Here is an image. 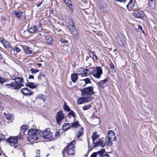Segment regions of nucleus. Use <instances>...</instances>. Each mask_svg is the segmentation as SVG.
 I'll use <instances>...</instances> for the list:
<instances>
[{
  "label": "nucleus",
  "instance_id": "f257e3e1",
  "mask_svg": "<svg viewBox=\"0 0 157 157\" xmlns=\"http://www.w3.org/2000/svg\"><path fill=\"white\" fill-rule=\"evenodd\" d=\"M27 134L29 136L28 140L31 143L35 142L40 137V131L36 129H29Z\"/></svg>",
  "mask_w": 157,
  "mask_h": 157
},
{
  "label": "nucleus",
  "instance_id": "f03ea898",
  "mask_svg": "<svg viewBox=\"0 0 157 157\" xmlns=\"http://www.w3.org/2000/svg\"><path fill=\"white\" fill-rule=\"evenodd\" d=\"M93 89V87L92 86L87 87L81 89L80 90L81 93V96L85 97H90L91 98L92 100L93 99V98L91 97V95L94 94Z\"/></svg>",
  "mask_w": 157,
  "mask_h": 157
},
{
  "label": "nucleus",
  "instance_id": "7ed1b4c3",
  "mask_svg": "<svg viewBox=\"0 0 157 157\" xmlns=\"http://www.w3.org/2000/svg\"><path fill=\"white\" fill-rule=\"evenodd\" d=\"M23 139V135L19 134L17 136L10 137L6 140V141L10 144H16L18 143V140H21Z\"/></svg>",
  "mask_w": 157,
  "mask_h": 157
},
{
  "label": "nucleus",
  "instance_id": "20e7f679",
  "mask_svg": "<svg viewBox=\"0 0 157 157\" xmlns=\"http://www.w3.org/2000/svg\"><path fill=\"white\" fill-rule=\"evenodd\" d=\"M15 77H13L12 79L14 80V82L17 89H20L22 86H24V81L22 76L17 77V78H14Z\"/></svg>",
  "mask_w": 157,
  "mask_h": 157
},
{
  "label": "nucleus",
  "instance_id": "39448f33",
  "mask_svg": "<svg viewBox=\"0 0 157 157\" xmlns=\"http://www.w3.org/2000/svg\"><path fill=\"white\" fill-rule=\"evenodd\" d=\"M65 117L62 111H59L56 113V119L57 124L60 125L62 121L63 120Z\"/></svg>",
  "mask_w": 157,
  "mask_h": 157
},
{
  "label": "nucleus",
  "instance_id": "423d86ee",
  "mask_svg": "<svg viewBox=\"0 0 157 157\" xmlns=\"http://www.w3.org/2000/svg\"><path fill=\"white\" fill-rule=\"evenodd\" d=\"M42 30V26L40 24L38 25H34L29 28V31L28 30L24 31L25 33H27L29 32L31 33H33L36 32H40Z\"/></svg>",
  "mask_w": 157,
  "mask_h": 157
},
{
  "label": "nucleus",
  "instance_id": "0eeeda50",
  "mask_svg": "<svg viewBox=\"0 0 157 157\" xmlns=\"http://www.w3.org/2000/svg\"><path fill=\"white\" fill-rule=\"evenodd\" d=\"M75 143V141H73L68 145L67 147V151L68 155H73L74 154L75 152L74 144Z\"/></svg>",
  "mask_w": 157,
  "mask_h": 157
},
{
  "label": "nucleus",
  "instance_id": "6e6552de",
  "mask_svg": "<svg viewBox=\"0 0 157 157\" xmlns=\"http://www.w3.org/2000/svg\"><path fill=\"white\" fill-rule=\"evenodd\" d=\"M48 32L46 31H44L41 33H40L39 35L40 36H44L45 37V39L46 42L49 44H52L53 43V39L52 37L48 35Z\"/></svg>",
  "mask_w": 157,
  "mask_h": 157
},
{
  "label": "nucleus",
  "instance_id": "1a4fd4ad",
  "mask_svg": "<svg viewBox=\"0 0 157 157\" xmlns=\"http://www.w3.org/2000/svg\"><path fill=\"white\" fill-rule=\"evenodd\" d=\"M64 20L65 21L66 24L69 27V29H75V25L72 20L71 19L69 16H66L65 17Z\"/></svg>",
  "mask_w": 157,
  "mask_h": 157
},
{
  "label": "nucleus",
  "instance_id": "9d476101",
  "mask_svg": "<svg viewBox=\"0 0 157 157\" xmlns=\"http://www.w3.org/2000/svg\"><path fill=\"white\" fill-rule=\"evenodd\" d=\"M102 73V71L101 68L100 67H97L95 69L93 70L91 72V74L95 78H99Z\"/></svg>",
  "mask_w": 157,
  "mask_h": 157
},
{
  "label": "nucleus",
  "instance_id": "9b49d317",
  "mask_svg": "<svg viewBox=\"0 0 157 157\" xmlns=\"http://www.w3.org/2000/svg\"><path fill=\"white\" fill-rule=\"evenodd\" d=\"M116 40L118 44L121 47H124L126 44L125 38L123 35L119 36H117Z\"/></svg>",
  "mask_w": 157,
  "mask_h": 157
},
{
  "label": "nucleus",
  "instance_id": "f8f14e48",
  "mask_svg": "<svg viewBox=\"0 0 157 157\" xmlns=\"http://www.w3.org/2000/svg\"><path fill=\"white\" fill-rule=\"evenodd\" d=\"M42 136L45 139L50 138L52 137V134L49 128L46 129L42 134Z\"/></svg>",
  "mask_w": 157,
  "mask_h": 157
},
{
  "label": "nucleus",
  "instance_id": "ddd939ff",
  "mask_svg": "<svg viewBox=\"0 0 157 157\" xmlns=\"http://www.w3.org/2000/svg\"><path fill=\"white\" fill-rule=\"evenodd\" d=\"M91 101V98L90 97H85L83 96L78 98L77 101V103L78 105L81 104L85 102L90 101Z\"/></svg>",
  "mask_w": 157,
  "mask_h": 157
},
{
  "label": "nucleus",
  "instance_id": "4468645a",
  "mask_svg": "<svg viewBox=\"0 0 157 157\" xmlns=\"http://www.w3.org/2000/svg\"><path fill=\"white\" fill-rule=\"evenodd\" d=\"M21 91L24 95L25 96L31 95L34 93V92H32L30 89L27 87L22 89Z\"/></svg>",
  "mask_w": 157,
  "mask_h": 157
},
{
  "label": "nucleus",
  "instance_id": "2eb2a0df",
  "mask_svg": "<svg viewBox=\"0 0 157 157\" xmlns=\"http://www.w3.org/2000/svg\"><path fill=\"white\" fill-rule=\"evenodd\" d=\"M133 14L134 17L136 18H141L144 15V12L139 10H135Z\"/></svg>",
  "mask_w": 157,
  "mask_h": 157
},
{
  "label": "nucleus",
  "instance_id": "dca6fc26",
  "mask_svg": "<svg viewBox=\"0 0 157 157\" xmlns=\"http://www.w3.org/2000/svg\"><path fill=\"white\" fill-rule=\"evenodd\" d=\"M106 137H108L112 140H115L116 138L114 131L112 130H109L108 131L107 136Z\"/></svg>",
  "mask_w": 157,
  "mask_h": 157
},
{
  "label": "nucleus",
  "instance_id": "f3484780",
  "mask_svg": "<svg viewBox=\"0 0 157 157\" xmlns=\"http://www.w3.org/2000/svg\"><path fill=\"white\" fill-rule=\"evenodd\" d=\"M93 146L94 147H97V146H100L101 147H103L105 145V143L104 141L99 140L98 142H95L93 143Z\"/></svg>",
  "mask_w": 157,
  "mask_h": 157
},
{
  "label": "nucleus",
  "instance_id": "a211bd4d",
  "mask_svg": "<svg viewBox=\"0 0 157 157\" xmlns=\"http://www.w3.org/2000/svg\"><path fill=\"white\" fill-rule=\"evenodd\" d=\"M63 1L67 5L70 11L71 12H73L74 11V7L71 4V1L70 0H63Z\"/></svg>",
  "mask_w": 157,
  "mask_h": 157
},
{
  "label": "nucleus",
  "instance_id": "6ab92c4d",
  "mask_svg": "<svg viewBox=\"0 0 157 157\" xmlns=\"http://www.w3.org/2000/svg\"><path fill=\"white\" fill-rule=\"evenodd\" d=\"M17 18L20 19L24 15V13L21 11H14L13 12Z\"/></svg>",
  "mask_w": 157,
  "mask_h": 157
},
{
  "label": "nucleus",
  "instance_id": "aec40b11",
  "mask_svg": "<svg viewBox=\"0 0 157 157\" xmlns=\"http://www.w3.org/2000/svg\"><path fill=\"white\" fill-rule=\"evenodd\" d=\"M107 79H105L101 80L98 82V87L103 88L105 86V82L107 81Z\"/></svg>",
  "mask_w": 157,
  "mask_h": 157
},
{
  "label": "nucleus",
  "instance_id": "412c9836",
  "mask_svg": "<svg viewBox=\"0 0 157 157\" xmlns=\"http://www.w3.org/2000/svg\"><path fill=\"white\" fill-rule=\"evenodd\" d=\"M155 0H148V5L150 6V8L154 9L155 7Z\"/></svg>",
  "mask_w": 157,
  "mask_h": 157
},
{
  "label": "nucleus",
  "instance_id": "4be33fe9",
  "mask_svg": "<svg viewBox=\"0 0 157 157\" xmlns=\"http://www.w3.org/2000/svg\"><path fill=\"white\" fill-rule=\"evenodd\" d=\"M135 2H133L132 0H130L127 5V9L129 10H131L134 6Z\"/></svg>",
  "mask_w": 157,
  "mask_h": 157
},
{
  "label": "nucleus",
  "instance_id": "5701e85b",
  "mask_svg": "<svg viewBox=\"0 0 157 157\" xmlns=\"http://www.w3.org/2000/svg\"><path fill=\"white\" fill-rule=\"evenodd\" d=\"M96 152L98 155H99V156L100 157H103L106 154L105 153V149H102L101 150L99 151Z\"/></svg>",
  "mask_w": 157,
  "mask_h": 157
},
{
  "label": "nucleus",
  "instance_id": "b1692460",
  "mask_svg": "<svg viewBox=\"0 0 157 157\" xmlns=\"http://www.w3.org/2000/svg\"><path fill=\"white\" fill-rule=\"evenodd\" d=\"M78 74L77 73H75L71 75V79L72 81L74 82H75L78 80Z\"/></svg>",
  "mask_w": 157,
  "mask_h": 157
},
{
  "label": "nucleus",
  "instance_id": "393cba45",
  "mask_svg": "<svg viewBox=\"0 0 157 157\" xmlns=\"http://www.w3.org/2000/svg\"><path fill=\"white\" fill-rule=\"evenodd\" d=\"M6 86L8 88H12L13 89H17L14 82H11L10 84H6Z\"/></svg>",
  "mask_w": 157,
  "mask_h": 157
},
{
  "label": "nucleus",
  "instance_id": "a878e982",
  "mask_svg": "<svg viewBox=\"0 0 157 157\" xmlns=\"http://www.w3.org/2000/svg\"><path fill=\"white\" fill-rule=\"evenodd\" d=\"M88 70L86 69L81 71L80 73H79V75H81L82 77H86L87 76V74L88 71Z\"/></svg>",
  "mask_w": 157,
  "mask_h": 157
},
{
  "label": "nucleus",
  "instance_id": "bb28decb",
  "mask_svg": "<svg viewBox=\"0 0 157 157\" xmlns=\"http://www.w3.org/2000/svg\"><path fill=\"white\" fill-rule=\"evenodd\" d=\"M27 129V126L26 125H23L20 129V132L19 134H21V135L25 133V131H26Z\"/></svg>",
  "mask_w": 157,
  "mask_h": 157
},
{
  "label": "nucleus",
  "instance_id": "cd10ccee",
  "mask_svg": "<svg viewBox=\"0 0 157 157\" xmlns=\"http://www.w3.org/2000/svg\"><path fill=\"white\" fill-rule=\"evenodd\" d=\"M83 128L82 127L80 129L76 135V137L77 138H78L83 135Z\"/></svg>",
  "mask_w": 157,
  "mask_h": 157
},
{
  "label": "nucleus",
  "instance_id": "c85d7f7f",
  "mask_svg": "<svg viewBox=\"0 0 157 157\" xmlns=\"http://www.w3.org/2000/svg\"><path fill=\"white\" fill-rule=\"evenodd\" d=\"M99 135L97 134L96 132H94L93 133V134L91 136V138L92 139L93 143H94L95 141V140L98 138Z\"/></svg>",
  "mask_w": 157,
  "mask_h": 157
},
{
  "label": "nucleus",
  "instance_id": "c756f323",
  "mask_svg": "<svg viewBox=\"0 0 157 157\" xmlns=\"http://www.w3.org/2000/svg\"><path fill=\"white\" fill-rule=\"evenodd\" d=\"M105 142L107 145L108 146H111L112 144V141H113L114 140H112L110 139L108 137H106L105 138Z\"/></svg>",
  "mask_w": 157,
  "mask_h": 157
},
{
  "label": "nucleus",
  "instance_id": "7c9ffc66",
  "mask_svg": "<svg viewBox=\"0 0 157 157\" xmlns=\"http://www.w3.org/2000/svg\"><path fill=\"white\" fill-rule=\"evenodd\" d=\"M25 53L26 54L29 55L31 54L32 52L31 48L26 47L24 49Z\"/></svg>",
  "mask_w": 157,
  "mask_h": 157
},
{
  "label": "nucleus",
  "instance_id": "2f4dec72",
  "mask_svg": "<svg viewBox=\"0 0 157 157\" xmlns=\"http://www.w3.org/2000/svg\"><path fill=\"white\" fill-rule=\"evenodd\" d=\"M2 43L5 48H8L10 47V43L6 40H3Z\"/></svg>",
  "mask_w": 157,
  "mask_h": 157
},
{
  "label": "nucleus",
  "instance_id": "473e14b6",
  "mask_svg": "<svg viewBox=\"0 0 157 157\" xmlns=\"http://www.w3.org/2000/svg\"><path fill=\"white\" fill-rule=\"evenodd\" d=\"M6 119L12 122L13 120V117L12 115L10 114H8L6 115Z\"/></svg>",
  "mask_w": 157,
  "mask_h": 157
},
{
  "label": "nucleus",
  "instance_id": "72a5a7b5",
  "mask_svg": "<svg viewBox=\"0 0 157 157\" xmlns=\"http://www.w3.org/2000/svg\"><path fill=\"white\" fill-rule=\"evenodd\" d=\"M79 125L78 122L77 121L75 122L71 123V126L72 128H78Z\"/></svg>",
  "mask_w": 157,
  "mask_h": 157
},
{
  "label": "nucleus",
  "instance_id": "f704fd0d",
  "mask_svg": "<svg viewBox=\"0 0 157 157\" xmlns=\"http://www.w3.org/2000/svg\"><path fill=\"white\" fill-rule=\"evenodd\" d=\"M70 126V124L69 123H65L63 124L62 129L63 130H67Z\"/></svg>",
  "mask_w": 157,
  "mask_h": 157
},
{
  "label": "nucleus",
  "instance_id": "c9c22d12",
  "mask_svg": "<svg viewBox=\"0 0 157 157\" xmlns=\"http://www.w3.org/2000/svg\"><path fill=\"white\" fill-rule=\"evenodd\" d=\"M89 56L90 57L92 58L94 60H96L97 59V56L93 52H90L89 53Z\"/></svg>",
  "mask_w": 157,
  "mask_h": 157
},
{
  "label": "nucleus",
  "instance_id": "e433bc0d",
  "mask_svg": "<svg viewBox=\"0 0 157 157\" xmlns=\"http://www.w3.org/2000/svg\"><path fill=\"white\" fill-rule=\"evenodd\" d=\"M63 109H64L66 111L69 112L70 110V108L67 105L66 102H65L63 104Z\"/></svg>",
  "mask_w": 157,
  "mask_h": 157
},
{
  "label": "nucleus",
  "instance_id": "4c0bfd02",
  "mask_svg": "<svg viewBox=\"0 0 157 157\" xmlns=\"http://www.w3.org/2000/svg\"><path fill=\"white\" fill-rule=\"evenodd\" d=\"M27 86L32 89L36 87V86L35 85L34 83L31 82L28 83Z\"/></svg>",
  "mask_w": 157,
  "mask_h": 157
},
{
  "label": "nucleus",
  "instance_id": "58836bf2",
  "mask_svg": "<svg viewBox=\"0 0 157 157\" xmlns=\"http://www.w3.org/2000/svg\"><path fill=\"white\" fill-rule=\"evenodd\" d=\"M78 85H79L81 86H86V83L85 82L83 79L81 80L78 83Z\"/></svg>",
  "mask_w": 157,
  "mask_h": 157
},
{
  "label": "nucleus",
  "instance_id": "ea45409f",
  "mask_svg": "<svg viewBox=\"0 0 157 157\" xmlns=\"http://www.w3.org/2000/svg\"><path fill=\"white\" fill-rule=\"evenodd\" d=\"M7 81V79L6 78L0 77V84H3Z\"/></svg>",
  "mask_w": 157,
  "mask_h": 157
},
{
  "label": "nucleus",
  "instance_id": "a19ab883",
  "mask_svg": "<svg viewBox=\"0 0 157 157\" xmlns=\"http://www.w3.org/2000/svg\"><path fill=\"white\" fill-rule=\"evenodd\" d=\"M30 71H31L32 74H36L37 72H38L39 71L38 70L34 68L31 69Z\"/></svg>",
  "mask_w": 157,
  "mask_h": 157
},
{
  "label": "nucleus",
  "instance_id": "79ce46f5",
  "mask_svg": "<svg viewBox=\"0 0 157 157\" xmlns=\"http://www.w3.org/2000/svg\"><path fill=\"white\" fill-rule=\"evenodd\" d=\"M71 33L75 38H76L77 37V32L76 30H74L71 31Z\"/></svg>",
  "mask_w": 157,
  "mask_h": 157
},
{
  "label": "nucleus",
  "instance_id": "37998d69",
  "mask_svg": "<svg viewBox=\"0 0 157 157\" xmlns=\"http://www.w3.org/2000/svg\"><path fill=\"white\" fill-rule=\"evenodd\" d=\"M91 105H88L86 106H84L83 107V109L84 110H87L90 108L91 107Z\"/></svg>",
  "mask_w": 157,
  "mask_h": 157
},
{
  "label": "nucleus",
  "instance_id": "c03bdc74",
  "mask_svg": "<svg viewBox=\"0 0 157 157\" xmlns=\"http://www.w3.org/2000/svg\"><path fill=\"white\" fill-rule=\"evenodd\" d=\"M12 50L14 52H15L16 53H18L20 52V49L17 47H15L12 49Z\"/></svg>",
  "mask_w": 157,
  "mask_h": 157
},
{
  "label": "nucleus",
  "instance_id": "a18cd8bd",
  "mask_svg": "<svg viewBox=\"0 0 157 157\" xmlns=\"http://www.w3.org/2000/svg\"><path fill=\"white\" fill-rule=\"evenodd\" d=\"M83 80L85 82L86 85L88 83H90L91 82L90 79L88 78H86V79H83Z\"/></svg>",
  "mask_w": 157,
  "mask_h": 157
},
{
  "label": "nucleus",
  "instance_id": "49530a36",
  "mask_svg": "<svg viewBox=\"0 0 157 157\" xmlns=\"http://www.w3.org/2000/svg\"><path fill=\"white\" fill-rule=\"evenodd\" d=\"M5 137L4 135L2 134H0V142L2 140H5Z\"/></svg>",
  "mask_w": 157,
  "mask_h": 157
},
{
  "label": "nucleus",
  "instance_id": "de8ad7c7",
  "mask_svg": "<svg viewBox=\"0 0 157 157\" xmlns=\"http://www.w3.org/2000/svg\"><path fill=\"white\" fill-rule=\"evenodd\" d=\"M68 115H71L73 116L74 118H75V113L72 110H71L70 113H69Z\"/></svg>",
  "mask_w": 157,
  "mask_h": 157
},
{
  "label": "nucleus",
  "instance_id": "09e8293b",
  "mask_svg": "<svg viewBox=\"0 0 157 157\" xmlns=\"http://www.w3.org/2000/svg\"><path fill=\"white\" fill-rule=\"evenodd\" d=\"M97 152H94L91 155L90 157H97Z\"/></svg>",
  "mask_w": 157,
  "mask_h": 157
},
{
  "label": "nucleus",
  "instance_id": "8fccbe9b",
  "mask_svg": "<svg viewBox=\"0 0 157 157\" xmlns=\"http://www.w3.org/2000/svg\"><path fill=\"white\" fill-rule=\"evenodd\" d=\"M100 10L103 12H105L106 11V9L105 6H102Z\"/></svg>",
  "mask_w": 157,
  "mask_h": 157
},
{
  "label": "nucleus",
  "instance_id": "3c124183",
  "mask_svg": "<svg viewBox=\"0 0 157 157\" xmlns=\"http://www.w3.org/2000/svg\"><path fill=\"white\" fill-rule=\"evenodd\" d=\"M10 77L12 78V79L13 77H15L14 78H17V74H13L11 75Z\"/></svg>",
  "mask_w": 157,
  "mask_h": 157
},
{
  "label": "nucleus",
  "instance_id": "603ef678",
  "mask_svg": "<svg viewBox=\"0 0 157 157\" xmlns=\"http://www.w3.org/2000/svg\"><path fill=\"white\" fill-rule=\"evenodd\" d=\"M116 1L119 2H120L124 3L126 0H115Z\"/></svg>",
  "mask_w": 157,
  "mask_h": 157
},
{
  "label": "nucleus",
  "instance_id": "864d4df0",
  "mask_svg": "<svg viewBox=\"0 0 157 157\" xmlns=\"http://www.w3.org/2000/svg\"><path fill=\"white\" fill-rule=\"evenodd\" d=\"M138 30L141 31L142 30V28L141 26L140 25H138Z\"/></svg>",
  "mask_w": 157,
  "mask_h": 157
},
{
  "label": "nucleus",
  "instance_id": "5fc2aeb1",
  "mask_svg": "<svg viewBox=\"0 0 157 157\" xmlns=\"http://www.w3.org/2000/svg\"><path fill=\"white\" fill-rule=\"evenodd\" d=\"M61 41L63 43H67L68 42V41L65 39H62Z\"/></svg>",
  "mask_w": 157,
  "mask_h": 157
},
{
  "label": "nucleus",
  "instance_id": "6e6d98bb",
  "mask_svg": "<svg viewBox=\"0 0 157 157\" xmlns=\"http://www.w3.org/2000/svg\"><path fill=\"white\" fill-rule=\"evenodd\" d=\"M60 134V132H56L55 134V136H58Z\"/></svg>",
  "mask_w": 157,
  "mask_h": 157
},
{
  "label": "nucleus",
  "instance_id": "4d7b16f0",
  "mask_svg": "<svg viewBox=\"0 0 157 157\" xmlns=\"http://www.w3.org/2000/svg\"><path fill=\"white\" fill-rule=\"evenodd\" d=\"M110 66L111 68H113L114 67V65L112 63L110 64Z\"/></svg>",
  "mask_w": 157,
  "mask_h": 157
},
{
  "label": "nucleus",
  "instance_id": "13d9d810",
  "mask_svg": "<svg viewBox=\"0 0 157 157\" xmlns=\"http://www.w3.org/2000/svg\"><path fill=\"white\" fill-rule=\"evenodd\" d=\"M29 79H33L34 78V77L33 76V75H30L29 77Z\"/></svg>",
  "mask_w": 157,
  "mask_h": 157
},
{
  "label": "nucleus",
  "instance_id": "bf43d9fd",
  "mask_svg": "<svg viewBox=\"0 0 157 157\" xmlns=\"http://www.w3.org/2000/svg\"><path fill=\"white\" fill-rule=\"evenodd\" d=\"M103 157H110L109 155L108 154L105 155Z\"/></svg>",
  "mask_w": 157,
  "mask_h": 157
},
{
  "label": "nucleus",
  "instance_id": "052dcab7",
  "mask_svg": "<svg viewBox=\"0 0 157 157\" xmlns=\"http://www.w3.org/2000/svg\"><path fill=\"white\" fill-rule=\"evenodd\" d=\"M3 40L2 38L0 37V42L2 43Z\"/></svg>",
  "mask_w": 157,
  "mask_h": 157
},
{
  "label": "nucleus",
  "instance_id": "680f3d73",
  "mask_svg": "<svg viewBox=\"0 0 157 157\" xmlns=\"http://www.w3.org/2000/svg\"><path fill=\"white\" fill-rule=\"evenodd\" d=\"M43 76V74H40L38 76V78H39L40 77H41Z\"/></svg>",
  "mask_w": 157,
  "mask_h": 157
},
{
  "label": "nucleus",
  "instance_id": "e2e57ef3",
  "mask_svg": "<svg viewBox=\"0 0 157 157\" xmlns=\"http://www.w3.org/2000/svg\"><path fill=\"white\" fill-rule=\"evenodd\" d=\"M36 64L39 66V67L41 66L42 65V64L41 63H37Z\"/></svg>",
  "mask_w": 157,
  "mask_h": 157
},
{
  "label": "nucleus",
  "instance_id": "0e129e2a",
  "mask_svg": "<svg viewBox=\"0 0 157 157\" xmlns=\"http://www.w3.org/2000/svg\"><path fill=\"white\" fill-rule=\"evenodd\" d=\"M40 150H38V151H36L37 154H38V155L40 154Z\"/></svg>",
  "mask_w": 157,
  "mask_h": 157
},
{
  "label": "nucleus",
  "instance_id": "69168bd1",
  "mask_svg": "<svg viewBox=\"0 0 157 157\" xmlns=\"http://www.w3.org/2000/svg\"><path fill=\"white\" fill-rule=\"evenodd\" d=\"M2 55H1V53H0V60L1 59H2Z\"/></svg>",
  "mask_w": 157,
  "mask_h": 157
},
{
  "label": "nucleus",
  "instance_id": "338daca9",
  "mask_svg": "<svg viewBox=\"0 0 157 157\" xmlns=\"http://www.w3.org/2000/svg\"><path fill=\"white\" fill-rule=\"evenodd\" d=\"M66 148H65L62 151V153H63V152L65 151Z\"/></svg>",
  "mask_w": 157,
  "mask_h": 157
},
{
  "label": "nucleus",
  "instance_id": "774afa93",
  "mask_svg": "<svg viewBox=\"0 0 157 157\" xmlns=\"http://www.w3.org/2000/svg\"><path fill=\"white\" fill-rule=\"evenodd\" d=\"M117 51V50L116 49H115L114 50V52H115V51Z\"/></svg>",
  "mask_w": 157,
  "mask_h": 157
}]
</instances>
